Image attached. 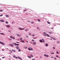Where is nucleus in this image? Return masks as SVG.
I'll return each instance as SVG.
<instances>
[{
    "label": "nucleus",
    "instance_id": "1",
    "mask_svg": "<svg viewBox=\"0 0 60 60\" xmlns=\"http://www.w3.org/2000/svg\"><path fill=\"white\" fill-rule=\"evenodd\" d=\"M28 49L29 50H33V49L31 47H29L28 48Z\"/></svg>",
    "mask_w": 60,
    "mask_h": 60
},
{
    "label": "nucleus",
    "instance_id": "2",
    "mask_svg": "<svg viewBox=\"0 0 60 60\" xmlns=\"http://www.w3.org/2000/svg\"><path fill=\"white\" fill-rule=\"evenodd\" d=\"M44 36H47V34L46 33H45V32H44Z\"/></svg>",
    "mask_w": 60,
    "mask_h": 60
},
{
    "label": "nucleus",
    "instance_id": "3",
    "mask_svg": "<svg viewBox=\"0 0 60 60\" xmlns=\"http://www.w3.org/2000/svg\"><path fill=\"white\" fill-rule=\"evenodd\" d=\"M19 30H24V29H22V28H19Z\"/></svg>",
    "mask_w": 60,
    "mask_h": 60
},
{
    "label": "nucleus",
    "instance_id": "4",
    "mask_svg": "<svg viewBox=\"0 0 60 60\" xmlns=\"http://www.w3.org/2000/svg\"><path fill=\"white\" fill-rule=\"evenodd\" d=\"M10 46H11L12 47H14V46L13 45V44H10Z\"/></svg>",
    "mask_w": 60,
    "mask_h": 60
},
{
    "label": "nucleus",
    "instance_id": "5",
    "mask_svg": "<svg viewBox=\"0 0 60 60\" xmlns=\"http://www.w3.org/2000/svg\"><path fill=\"white\" fill-rule=\"evenodd\" d=\"M0 43L1 44H2V45H4V43L3 42H2L1 41H0Z\"/></svg>",
    "mask_w": 60,
    "mask_h": 60
},
{
    "label": "nucleus",
    "instance_id": "6",
    "mask_svg": "<svg viewBox=\"0 0 60 60\" xmlns=\"http://www.w3.org/2000/svg\"><path fill=\"white\" fill-rule=\"evenodd\" d=\"M6 26L7 27H10V26L9 25H6Z\"/></svg>",
    "mask_w": 60,
    "mask_h": 60
},
{
    "label": "nucleus",
    "instance_id": "7",
    "mask_svg": "<svg viewBox=\"0 0 60 60\" xmlns=\"http://www.w3.org/2000/svg\"><path fill=\"white\" fill-rule=\"evenodd\" d=\"M0 22H4L3 19L1 20H0Z\"/></svg>",
    "mask_w": 60,
    "mask_h": 60
},
{
    "label": "nucleus",
    "instance_id": "8",
    "mask_svg": "<svg viewBox=\"0 0 60 60\" xmlns=\"http://www.w3.org/2000/svg\"><path fill=\"white\" fill-rule=\"evenodd\" d=\"M5 16L6 18H9V15H6Z\"/></svg>",
    "mask_w": 60,
    "mask_h": 60
},
{
    "label": "nucleus",
    "instance_id": "9",
    "mask_svg": "<svg viewBox=\"0 0 60 60\" xmlns=\"http://www.w3.org/2000/svg\"><path fill=\"white\" fill-rule=\"evenodd\" d=\"M18 58H19V59H20V60H22V59L21 58H20V57L18 56Z\"/></svg>",
    "mask_w": 60,
    "mask_h": 60
},
{
    "label": "nucleus",
    "instance_id": "10",
    "mask_svg": "<svg viewBox=\"0 0 60 60\" xmlns=\"http://www.w3.org/2000/svg\"><path fill=\"white\" fill-rule=\"evenodd\" d=\"M30 57L31 58H32L33 57V55L32 54H30Z\"/></svg>",
    "mask_w": 60,
    "mask_h": 60
},
{
    "label": "nucleus",
    "instance_id": "11",
    "mask_svg": "<svg viewBox=\"0 0 60 60\" xmlns=\"http://www.w3.org/2000/svg\"><path fill=\"white\" fill-rule=\"evenodd\" d=\"M39 41L40 42H42V40H39Z\"/></svg>",
    "mask_w": 60,
    "mask_h": 60
},
{
    "label": "nucleus",
    "instance_id": "12",
    "mask_svg": "<svg viewBox=\"0 0 60 60\" xmlns=\"http://www.w3.org/2000/svg\"><path fill=\"white\" fill-rule=\"evenodd\" d=\"M17 36H19V37H20V36H21L20 35H19V34H17Z\"/></svg>",
    "mask_w": 60,
    "mask_h": 60
},
{
    "label": "nucleus",
    "instance_id": "13",
    "mask_svg": "<svg viewBox=\"0 0 60 60\" xmlns=\"http://www.w3.org/2000/svg\"><path fill=\"white\" fill-rule=\"evenodd\" d=\"M36 42H33V44H34V45H36Z\"/></svg>",
    "mask_w": 60,
    "mask_h": 60
},
{
    "label": "nucleus",
    "instance_id": "14",
    "mask_svg": "<svg viewBox=\"0 0 60 60\" xmlns=\"http://www.w3.org/2000/svg\"><path fill=\"white\" fill-rule=\"evenodd\" d=\"M42 42H45V41H44L43 39H42Z\"/></svg>",
    "mask_w": 60,
    "mask_h": 60
},
{
    "label": "nucleus",
    "instance_id": "15",
    "mask_svg": "<svg viewBox=\"0 0 60 60\" xmlns=\"http://www.w3.org/2000/svg\"><path fill=\"white\" fill-rule=\"evenodd\" d=\"M27 57H28V58H31V57H30V56H27Z\"/></svg>",
    "mask_w": 60,
    "mask_h": 60
},
{
    "label": "nucleus",
    "instance_id": "16",
    "mask_svg": "<svg viewBox=\"0 0 60 60\" xmlns=\"http://www.w3.org/2000/svg\"><path fill=\"white\" fill-rule=\"evenodd\" d=\"M16 48L17 49H19V47L18 46H17Z\"/></svg>",
    "mask_w": 60,
    "mask_h": 60
},
{
    "label": "nucleus",
    "instance_id": "17",
    "mask_svg": "<svg viewBox=\"0 0 60 60\" xmlns=\"http://www.w3.org/2000/svg\"><path fill=\"white\" fill-rule=\"evenodd\" d=\"M21 42H24V41L23 40H21Z\"/></svg>",
    "mask_w": 60,
    "mask_h": 60
},
{
    "label": "nucleus",
    "instance_id": "18",
    "mask_svg": "<svg viewBox=\"0 0 60 60\" xmlns=\"http://www.w3.org/2000/svg\"><path fill=\"white\" fill-rule=\"evenodd\" d=\"M45 46H46V47H47V46H48V44H46L45 45Z\"/></svg>",
    "mask_w": 60,
    "mask_h": 60
},
{
    "label": "nucleus",
    "instance_id": "19",
    "mask_svg": "<svg viewBox=\"0 0 60 60\" xmlns=\"http://www.w3.org/2000/svg\"><path fill=\"white\" fill-rule=\"evenodd\" d=\"M13 44H14L15 46H16V45L17 44V43H13Z\"/></svg>",
    "mask_w": 60,
    "mask_h": 60
},
{
    "label": "nucleus",
    "instance_id": "20",
    "mask_svg": "<svg viewBox=\"0 0 60 60\" xmlns=\"http://www.w3.org/2000/svg\"><path fill=\"white\" fill-rule=\"evenodd\" d=\"M46 36L48 37H50V36H49V35L48 34H47V35H46Z\"/></svg>",
    "mask_w": 60,
    "mask_h": 60
},
{
    "label": "nucleus",
    "instance_id": "21",
    "mask_svg": "<svg viewBox=\"0 0 60 60\" xmlns=\"http://www.w3.org/2000/svg\"><path fill=\"white\" fill-rule=\"evenodd\" d=\"M47 23H48V24H50V22H49L48 21L47 22Z\"/></svg>",
    "mask_w": 60,
    "mask_h": 60
},
{
    "label": "nucleus",
    "instance_id": "22",
    "mask_svg": "<svg viewBox=\"0 0 60 60\" xmlns=\"http://www.w3.org/2000/svg\"><path fill=\"white\" fill-rule=\"evenodd\" d=\"M28 30V29H26L25 30V31H26H26H27V30Z\"/></svg>",
    "mask_w": 60,
    "mask_h": 60
},
{
    "label": "nucleus",
    "instance_id": "23",
    "mask_svg": "<svg viewBox=\"0 0 60 60\" xmlns=\"http://www.w3.org/2000/svg\"><path fill=\"white\" fill-rule=\"evenodd\" d=\"M12 50V51H13V52H16L15 51V50Z\"/></svg>",
    "mask_w": 60,
    "mask_h": 60
},
{
    "label": "nucleus",
    "instance_id": "24",
    "mask_svg": "<svg viewBox=\"0 0 60 60\" xmlns=\"http://www.w3.org/2000/svg\"><path fill=\"white\" fill-rule=\"evenodd\" d=\"M0 34H2V35H3V34H4V33H0Z\"/></svg>",
    "mask_w": 60,
    "mask_h": 60
},
{
    "label": "nucleus",
    "instance_id": "25",
    "mask_svg": "<svg viewBox=\"0 0 60 60\" xmlns=\"http://www.w3.org/2000/svg\"><path fill=\"white\" fill-rule=\"evenodd\" d=\"M10 38H11V39H12V38H13V37H12V36H11L10 37Z\"/></svg>",
    "mask_w": 60,
    "mask_h": 60
},
{
    "label": "nucleus",
    "instance_id": "26",
    "mask_svg": "<svg viewBox=\"0 0 60 60\" xmlns=\"http://www.w3.org/2000/svg\"><path fill=\"white\" fill-rule=\"evenodd\" d=\"M56 53H57V54H59V52L58 51H56Z\"/></svg>",
    "mask_w": 60,
    "mask_h": 60
},
{
    "label": "nucleus",
    "instance_id": "27",
    "mask_svg": "<svg viewBox=\"0 0 60 60\" xmlns=\"http://www.w3.org/2000/svg\"><path fill=\"white\" fill-rule=\"evenodd\" d=\"M53 40H56V39L54 38H53Z\"/></svg>",
    "mask_w": 60,
    "mask_h": 60
},
{
    "label": "nucleus",
    "instance_id": "28",
    "mask_svg": "<svg viewBox=\"0 0 60 60\" xmlns=\"http://www.w3.org/2000/svg\"><path fill=\"white\" fill-rule=\"evenodd\" d=\"M13 57L14 58H16V56H15V55L13 56Z\"/></svg>",
    "mask_w": 60,
    "mask_h": 60
},
{
    "label": "nucleus",
    "instance_id": "29",
    "mask_svg": "<svg viewBox=\"0 0 60 60\" xmlns=\"http://www.w3.org/2000/svg\"><path fill=\"white\" fill-rule=\"evenodd\" d=\"M31 24H34V22H31Z\"/></svg>",
    "mask_w": 60,
    "mask_h": 60
},
{
    "label": "nucleus",
    "instance_id": "30",
    "mask_svg": "<svg viewBox=\"0 0 60 60\" xmlns=\"http://www.w3.org/2000/svg\"><path fill=\"white\" fill-rule=\"evenodd\" d=\"M6 24H8V22H7V21L6 22Z\"/></svg>",
    "mask_w": 60,
    "mask_h": 60
},
{
    "label": "nucleus",
    "instance_id": "31",
    "mask_svg": "<svg viewBox=\"0 0 60 60\" xmlns=\"http://www.w3.org/2000/svg\"><path fill=\"white\" fill-rule=\"evenodd\" d=\"M16 46H19V45L18 44H16Z\"/></svg>",
    "mask_w": 60,
    "mask_h": 60
},
{
    "label": "nucleus",
    "instance_id": "32",
    "mask_svg": "<svg viewBox=\"0 0 60 60\" xmlns=\"http://www.w3.org/2000/svg\"><path fill=\"white\" fill-rule=\"evenodd\" d=\"M20 40H22V38H20Z\"/></svg>",
    "mask_w": 60,
    "mask_h": 60
},
{
    "label": "nucleus",
    "instance_id": "33",
    "mask_svg": "<svg viewBox=\"0 0 60 60\" xmlns=\"http://www.w3.org/2000/svg\"><path fill=\"white\" fill-rule=\"evenodd\" d=\"M32 41H34V39H32Z\"/></svg>",
    "mask_w": 60,
    "mask_h": 60
},
{
    "label": "nucleus",
    "instance_id": "34",
    "mask_svg": "<svg viewBox=\"0 0 60 60\" xmlns=\"http://www.w3.org/2000/svg\"><path fill=\"white\" fill-rule=\"evenodd\" d=\"M46 56L47 57H49V55H46Z\"/></svg>",
    "mask_w": 60,
    "mask_h": 60
},
{
    "label": "nucleus",
    "instance_id": "35",
    "mask_svg": "<svg viewBox=\"0 0 60 60\" xmlns=\"http://www.w3.org/2000/svg\"><path fill=\"white\" fill-rule=\"evenodd\" d=\"M57 43H60V42L59 41H57Z\"/></svg>",
    "mask_w": 60,
    "mask_h": 60
},
{
    "label": "nucleus",
    "instance_id": "36",
    "mask_svg": "<svg viewBox=\"0 0 60 60\" xmlns=\"http://www.w3.org/2000/svg\"><path fill=\"white\" fill-rule=\"evenodd\" d=\"M46 55L45 54L44 55V56H46Z\"/></svg>",
    "mask_w": 60,
    "mask_h": 60
},
{
    "label": "nucleus",
    "instance_id": "37",
    "mask_svg": "<svg viewBox=\"0 0 60 60\" xmlns=\"http://www.w3.org/2000/svg\"><path fill=\"white\" fill-rule=\"evenodd\" d=\"M13 39L14 40L15 39V38L14 37H13Z\"/></svg>",
    "mask_w": 60,
    "mask_h": 60
},
{
    "label": "nucleus",
    "instance_id": "38",
    "mask_svg": "<svg viewBox=\"0 0 60 60\" xmlns=\"http://www.w3.org/2000/svg\"><path fill=\"white\" fill-rule=\"evenodd\" d=\"M56 56L57 57H58V55H56Z\"/></svg>",
    "mask_w": 60,
    "mask_h": 60
},
{
    "label": "nucleus",
    "instance_id": "39",
    "mask_svg": "<svg viewBox=\"0 0 60 60\" xmlns=\"http://www.w3.org/2000/svg\"><path fill=\"white\" fill-rule=\"evenodd\" d=\"M29 35H31V33H29Z\"/></svg>",
    "mask_w": 60,
    "mask_h": 60
},
{
    "label": "nucleus",
    "instance_id": "40",
    "mask_svg": "<svg viewBox=\"0 0 60 60\" xmlns=\"http://www.w3.org/2000/svg\"><path fill=\"white\" fill-rule=\"evenodd\" d=\"M26 37L27 38H28L29 37L28 36H27V35H26Z\"/></svg>",
    "mask_w": 60,
    "mask_h": 60
},
{
    "label": "nucleus",
    "instance_id": "41",
    "mask_svg": "<svg viewBox=\"0 0 60 60\" xmlns=\"http://www.w3.org/2000/svg\"><path fill=\"white\" fill-rule=\"evenodd\" d=\"M10 52H11V53H12V51L10 50Z\"/></svg>",
    "mask_w": 60,
    "mask_h": 60
},
{
    "label": "nucleus",
    "instance_id": "42",
    "mask_svg": "<svg viewBox=\"0 0 60 60\" xmlns=\"http://www.w3.org/2000/svg\"><path fill=\"white\" fill-rule=\"evenodd\" d=\"M35 36V35H34V34L32 36Z\"/></svg>",
    "mask_w": 60,
    "mask_h": 60
},
{
    "label": "nucleus",
    "instance_id": "43",
    "mask_svg": "<svg viewBox=\"0 0 60 60\" xmlns=\"http://www.w3.org/2000/svg\"><path fill=\"white\" fill-rule=\"evenodd\" d=\"M38 21L40 22V20H39V19H38Z\"/></svg>",
    "mask_w": 60,
    "mask_h": 60
},
{
    "label": "nucleus",
    "instance_id": "44",
    "mask_svg": "<svg viewBox=\"0 0 60 60\" xmlns=\"http://www.w3.org/2000/svg\"><path fill=\"white\" fill-rule=\"evenodd\" d=\"M54 59L55 60H56V58H54Z\"/></svg>",
    "mask_w": 60,
    "mask_h": 60
},
{
    "label": "nucleus",
    "instance_id": "45",
    "mask_svg": "<svg viewBox=\"0 0 60 60\" xmlns=\"http://www.w3.org/2000/svg\"><path fill=\"white\" fill-rule=\"evenodd\" d=\"M9 40L10 41H12V39H9Z\"/></svg>",
    "mask_w": 60,
    "mask_h": 60
},
{
    "label": "nucleus",
    "instance_id": "46",
    "mask_svg": "<svg viewBox=\"0 0 60 60\" xmlns=\"http://www.w3.org/2000/svg\"><path fill=\"white\" fill-rule=\"evenodd\" d=\"M49 33H50V34H51V33H52V32H49Z\"/></svg>",
    "mask_w": 60,
    "mask_h": 60
},
{
    "label": "nucleus",
    "instance_id": "47",
    "mask_svg": "<svg viewBox=\"0 0 60 60\" xmlns=\"http://www.w3.org/2000/svg\"><path fill=\"white\" fill-rule=\"evenodd\" d=\"M3 15H0V17H1V16H3Z\"/></svg>",
    "mask_w": 60,
    "mask_h": 60
},
{
    "label": "nucleus",
    "instance_id": "48",
    "mask_svg": "<svg viewBox=\"0 0 60 60\" xmlns=\"http://www.w3.org/2000/svg\"><path fill=\"white\" fill-rule=\"evenodd\" d=\"M27 11V10H24V11Z\"/></svg>",
    "mask_w": 60,
    "mask_h": 60
},
{
    "label": "nucleus",
    "instance_id": "49",
    "mask_svg": "<svg viewBox=\"0 0 60 60\" xmlns=\"http://www.w3.org/2000/svg\"><path fill=\"white\" fill-rule=\"evenodd\" d=\"M18 51H19V52L20 51V49H19V50Z\"/></svg>",
    "mask_w": 60,
    "mask_h": 60
},
{
    "label": "nucleus",
    "instance_id": "50",
    "mask_svg": "<svg viewBox=\"0 0 60 60\" xmlns=\"http://www.w3.org/2000/svg\"><path fill=\"white\" fill-rule=\"evenodd\" d=\"M0 11L1 12L3 11V10H0Z\"/></svg>",
    "mask_w": 60,
    "mask_h": 60
},
{
    "label": "nucleus",
    "instance_id": "51",
    "mask_svg": "<svg viewBox=\"0 0 60 60\" xmlns=\"http://www.w3.org/2000/svg\"><path fill=\"white\" fill-rule=\"evenodd\" d=\"M35 59H32V60H35Z\"/></svg>",
    "mask_w": 60,
    "mask_h": 60
},
{
    "label": "nucleus",
    "instance_id": "52",
    "mask_svg": "<svg viewBox=\"0 0 60 60\" xmlns=\"http://www.w3.org/2000/svg\"><path fill=\"white\" fill-rule=\"evenodd\" d=\"M8 32H11V31H10V30H8Z\"/></svg>",
    "mask_w": 60,
    "mask_h": 60
},
{
    "label": "nucleus",
    "instance_id": "53",
    "mask_svg": "<svg viewBox=\"0 0 60 60\" xmlns=\"http://www.w3.org/2000/svg\"><path fill=\"white\" fill-rule=\"evenodd\" d=\"M53 49H55V47H53Z\"/></svg>",
    "mask_w": 60,
    "mask_h": 60
},
{
    "label": "nucleus",
    "instance_id": "54",
    "mask_svg": "<svg viewBox=\"0 0 60 60\" xmlns=\"http://www.w3.org/2000/svg\"><path fill=\"white\" fill-rule=\"evenodd\" d=\"M26 42H27V43H28V41H26Z\"/></svg>",
    "mask_w": 60,
    "mask_h": 60
},
{
    "label": "nucleus",
    "instance_id": "55",
    "mask_svg": "<svg viewBox=\"0 0 60 60\" xmlns=\"http://www.w3.org/2000/svg\"><path fill=\"white\" fill-rule=\"evenodd\" d=\"M16 43H19V42H16Z\"/></svg>",
    "mask_w": 60,
    "mask_h": 60
},
{
    "label": "nucleus",
    "instance_id": "56",
    "mask_svg": "<svg viewBox=\"0 0 60 60\" xmlns=\"http://www.w3.org/2000/svg\"><path fill=\"white\" fill-rule=\"evenodd\" d=\"M2 58H4V57H2Z\"/></svg>",
    "mask_w": 60,
    "mask_h": 60
},
{
    "label": "nucleus",
    "instance_id": "57",
    "mask_svg": "<svg viewBox=\"0 0 60 60\" xmlns=\"http://www.w3.org/2000/svg\"><path fill=\"white\" fill-rule=\"evenodd\" d=\"M16 59H18V58H17V57H16Z\"/></svg>",
    "mask_w": 60,
    "mask_h": 60
},
{
    "label": "nucleus",
    "instance_id": "58",
    "mask_svg": "<svg viewBox=\"0 0 60 60\" xmlns=\"http://www.w3.org/2000/svg\"><path fill=\"white\" fill-rule=\"evenodd\" d=\"M27 48L26 47H25V49H27Z\"/></svg>",
    "mask_w": 60,
    "mask_h": 60
},
{
    "label": "nucleus",
    "instance_id": "59",
    "mask_svg": "<svg viewBox=\"0 0 60 60\" xmlns=\"http://www.w3.org/2000/svg\"><path fill=\"white\" fill-rule=\"evenodd\" d=\"M30 43L32 44V42H30Z\"/></svg>",
    "mask_w": 60,
    "mask_h": 60
},
{
    "label": "nucleus",
    "instance_id": "60",
    "mask_svg": "<svg viewBox=\"0 0 60 60\" xmlns=\"http://www.w3.org/2000/svg\"><path fill=\"white\" fill-rule=\"evenodd\" d=\"M51 58H53V57H51Z\"/></svg>",
    "mask_w": 60,
    "mask_h": 60
},
{
    "label": "nucleus",
    "instance_id": "61",
    "mask_svg": "<svg viewBox=\"0 0 60 60\" xmlns=\"http://www.w3.org/2000/svg\"><path fill=\"white\" fill-rule=\"evenodd\" d=\"M28 22H30V21H28Z\"/></svg>",
    "mask_w": 60,
    "mask_h": 60
},
{
    "label": "nucleus",
    "instance_id": "62",
    "mask_svg": "<svg viewBox=\"0 0 60 60\" xmlns=\"http://www.w3.org/2000/svg\"><path fill=\"white\" fill-rule=\"evenodd\" d=\"M53 54H54V52H53Z\"/></svg>",
    "mask_w": 60,
    "mask_h": 60
},
{
    "label": "nucleus",
    "instance_id": "63",
    "mask_svg": "<svg viewBox=\"0 0 60 60\" xmlns=\"http://www.w3.org/2000/svg\"><path fill=\"white\" fill-rule=\"evenodd\" d=\"M9 60H11V59H9Z\"/></svg>",
    "mask_w": 60,
    "mask_h": 60
},
{
    "label": "nucleus",
    "instance_id": "64",
    "mask_svg": "<svg viewBox=\"0 0 60 60\" xmlns=\"http://www.w3.org/2000/svg\"><path fill=\"white\" fill-rule=\"evenodd\" d=\"M12 24H13V22H12Z\"/></svg>",
    "mask_w": 60,
    "mask_h": 60
}]
</instances>
